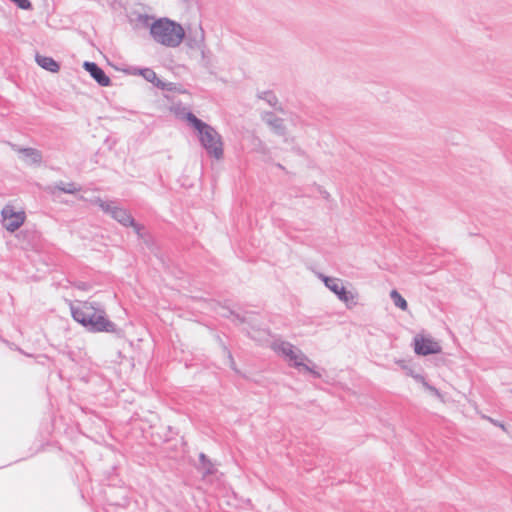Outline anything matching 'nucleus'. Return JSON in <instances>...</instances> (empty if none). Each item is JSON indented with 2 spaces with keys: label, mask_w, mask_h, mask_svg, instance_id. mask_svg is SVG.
Returning a JSON list of instances; mask_svg holds the SVG:
<instances>
[{
  "label": "nucleus",
  "mask_w": 512,
  "mask_h": 512,
  "mask_svg": "<svg viewBox=\"0 0 512 512\" xmlns=\"http://www.w3.org/2000/svg\"><path fill=\"white\" fill-rule=\"evenodd\" d=\"M72 318L81 324L88 332L113 333L118 337L123 336V330L109 320L105 310L98 302H81L79 306H70Z\"/></svg>",
  "instance_id": "nucleus-1"
},
{
  "label": "nucleus",
  "mask_w": 512,
  "mask_h": 512,
  "mask_svg": "<svg viewBox=\"0 0 512 512\" xmlns=\"http://www.w3.org/2000/svg\"><path fill=\"white\" fill-rule=\"evenodd\" d=\"M188 124L197 132L198 140L210 156L219 160L224 155V143L222 136L210 124L196 117L192 112L186 114Z\"/></svg>",
  "instance_id": "nucleus-2"
},
{
  "label": "nucleus",
  "mask_w": 512,
  "mask_h": 512,
  "mask_svg": "<svg viewBox=\"0 0 512 512\" xmlns=\"http://www.w3.org/2000/svg\"><path fill=\"white\" fill-rule=\"evenodd\" d=\"M152 38L167 47H177L185 37L183 27L172 20L161 18L155 20L150 27Z\"/></svg>",
  "instance_id": "nucleus-3"
},
{
  "label": "nucleus",
  "mask_w": 512,
  "mask_h": 512,
  "mask_svg": "<svg viewBox=\"0 0 512 512\" xmlns=\"http://www.w3.org/2000/svg\"><path fill=\"white\" fill-rule=\"evenodd\" d=\"M90 203L97 205L105 214L110 215L115 221L125 227L133 224V217L126 209L117 205L116 201H104L100 197H94Z\"/></svg>",
  "instance_id": "nucleus-4"
},
{
  "label": "nucleus",
  "mask_w": 512,
  "mask_h": 512,
  "mask_svg": "<svg viewBox=\"0 0 512 512\" xmlns=\"http://www.w3.org/2000/svg\"><path fill=\"white\" fill-rule=\"evenodd\" d=\"M320 277L325 286L333 292L340 301L344 302L347 306L350 304H356L354 294L343 286L341 279L322 274Z\"/></svg>",
  "instance_id": "nucleus-5"
},
{
  "label": "nucleus",
  "mask_w": 512,
  "mask_h": 512,
  "mask_svg": "<svg viewBox=\"0 0 512 512\" xmlns=\"http://www.w3.org/2000/svg\"><path fill=\"white\" fill-rule=\"evenodd\" d=\"M272 349L293 361V366L296 368H300L303 365V359H306V355L288 341L276 340L272 343Z\"/></svg>",
  "instance_id": "nucleus-6"
},
{
  "label": "nucleus",
  "mask_w": 512,
  "mask_h": 512,
  "mask_svg": "<svg viewBox=\"0 0 512 512\" xmlns=\"http://www.w3.org/2000/svg\"><path fill=\"white\" fill-rule=\"evenodd\" d=\"M2 225L9 231L14 232L19 229L25 221V213L20 211L16 212L10 206H5L1 211Z\"/></svg>",
  "instance_id": "nucleus-7"
},
{
  "label": "nucleus",
  "mask_w": 512,
  "mask_h": 512,
  "mask_svg": "<svg viewBox=\"0 0 512 512\" xmlns=\"http://www.w3.org/2000/svg\"><path fill=\"white\" fill-rule=\"evenodd\" d=\"M414 351L417 355L428 356L441 351L440 345L429 338L416 337L414 339Z\"/></svg>",
  "instance_id": "nucleus-8"
},
{
  "label": "nucleus",
  "mask_w": 512,
  "mask_h": 512,
  "mask_svg": "<svg viewBox=\"0 0 512 512\" xmlns=\"http://www.w3.org/2000/svg\"><path fill=\"white\" fill-rule=\"evenodd\" d=\"M83 67L100 86L107 87L111 84V79L97 63L85 61Z\"/></svg>",
  "instance_id": "nucleus-9"
},
{
  "label": "nucleus",
  "mask_w": 512,
  "mask_h": 512,
  "mask_svg": "<svg viewBox=\"0 0 512 512\" xmlns=\"http://www.w3.org/2000/svg\"><path fill=\"white\" fill-rule=\"evenodd\" d=\"M16 152L22 155L23 160L29 165H39L42 162V153L38 149L27 147L21 148L13 145Z\"/></svg>",
  "instance_id": "nucleus-10"
},
{
  "label": "nucleus",
  "mask_w": 512,
  "mask_h": 512,
  "mask_svg": "<svg viewBox=\"0 0 512 512\" xmlns=\"http://www.w3.org/2000/svg\"><path fill=\"white\" fill-rule=\"evenodd\" d=\"M136 74L141 75L146 81L152 83L155 87L161 90H171L169 87L171 83H165L157 77V74L151 68H138Z\"/></svg>",
  "instance_id": "nucleus-11"
},
{
  "label": "nucleus",
  "mask_w": 512,
  "mask_h": 512,
  "mask_svg": "<svg viewBox=\"0 0 512 512\" xmlns=\"http://www.w3.org/2000/svg\"><path fill=\"white\" fill-rule=\"evenodd\" d=\"M263 120L267 125L271 127V129L279 136H283L286 133V127L284 125V120L280 117H277L273 112H266L263 115Z\"/></svg>",
  "instance_id": "nucleus-12"
},
{
  "label": "nucleus",
  "mask_w": 512,
  "mask_h": 512,
  "mask_svg": "<svg viewBox=\"0 0 512 512\" xmlns=\"http://www.w3.org/2000/svg\"><path fill=\"white\" fill-rule=\"evenodd\" d=\"M36 63L43 69L56 73L60 70V64L55 61L52 57L36 54Z\"/></svg>",
  "instance_id": "nucleus-13"
},
{
  "label": "nucleus",
  "mask_w": 512,
  "mask_h": 512,
  "mask_svg": "<svg viewBox=\"0 0 512 512\" xmlns=\"http://www.w3.org/2000/svg\"><path fill=\"white\" fill-rule=\"evenodd\" d=\"M187 44L191 48H201L204 44V30L201 26L195 29L194 32L190 31L186 37Z\"/></svg>",
  "instance_id": "nucleus-14"
},
{
  "label": "nucleus",
  "mask_w": 512,
  "mask_h": 512,
  "mask_svg": "<svg viewBox=\"0 0 512 512\" xmlns=\"http://www.w3.org/2000/svg\"><path fill=\"white\" fill-rule=\"evenodd\" d=\"M199 462L200 464L198 469L203 472L204 476H209L216 473V468L214 464L205 453L201 452L199 454Z\"/></svg>",
  "instance_id": "nucleus-15"
},
{
  "label": "nucleus",
  "mask_w": 512,
  "mask_h": 512,
  "mask_svg": "<svg viewBox=\"0 0 512 512\" xmlns=\"http://www.w3.org/2000/svg\"><path fill=\"white\" fill-rule=\"evenodd\" d=\"M54 189L61 191L63 193H66V194H75L76 192L81 190V187L77 186L73 182L66 183V182L60 181L55 184Z\"/></svg>",
  "instance_id": "nucleus-16"
},
{
  "label": "nucleus",
  "mask_w": 512,
  "mask_h": 512,
  "mask_svg": "<svg viewBox=\"0 0 512 512\" xmlns=\"http://www.w3.org/2000/svg\"><path fill=\"white\" fill-rule=\"evenodd\" d=\"M390 297L396 307L400 308L403 311L407 310V301L402 297V295L397 290L393 289L390 292Z\"/></svg>",
  "instance_id": "nucleus-17"
},
{
  "label": "nucleus",
  "mask_w": 512,
  "mask_h": 512,
  "mask_svg": "<svg viewBox=\"0 0 512 512\" xmlns=\"http://www.w3.org/2000/svg\"><path fill=\"white\" fill-rule=\"evenodd\" d=\"M258 98L266 101L271 107L276 108L278 104V98L274 92L267 90L258 93Z\"/></svg>",
  "instance_id": "nucleus-18"
},
{
  "label": "nucleus",
  "mask_w": 512,
  "mask_h": 512,
  "mask_svg": "<svg viewBox=\"0 0 512 512\" xmlns=\"http://www.w3.org/2000/svg\"><path fill=\"white\" fill-rule=\"evenodd\" d=\"M13 2L18 8L23 10H29L32 8V3L30 0H10Z\"/></svg>",
  "instance_id": "nucleus-19"
},
{
  "label": "nucleus",
  "mask_w": 512,
  "mask_h": 512,
  "mask_svg": "<svg viewBox=\"0 0 512 512\" xmlns=\"http://www.w3.org/2000/svg\"><path fill=\"white\" fill-rule=\"evenodd\" d=\"M301 367H302L305 371H307V372L311 373V374H312V376H313L314 378H321V374H320V372H318V371H317V370H315L314 368H312V367H310V366L306 365L304 362H303V365H301V366H300V368H301Z\"/></svg>",
  "instance_id": "nucleus-20"
},
{
  "label": "nucleus",
  "mask_w": 512,
  "mask_h": 512,
  "mask_svg": "<svg viewBox=\"0 0 512 512\" xmlns=\"http://www.w3.org/2000/svg\"><path fill=\"white\" fill-rule=\"evenodd\" d=\"M424 388L426 390H428L429 392H431L433 395L437 396V397H440L441 394H440V391L433 385H431L430 383H428L427 381L424 382L423 384Z\"/></svg>",
  "instance_id": "nucleus-21"
},
{
  "label": "nucleus",
  "mask_w": 512,
  "mask_h": 512,
  "mask_svg": "<svg viewBox=\"0 0 512 512\" xmlns=\"http://www.w3.org/2000/svg\"><path fill=\"white\" fill-rule=\"evenodd\" d=\"M129 227H132L134 229V231L138 235V237H140V238L143 237V234H142L143 226L138 224L134 219H133V224H129Z\"/></svg>",
  "instance_id": "nucleus-22"
},
{
  "label": "nucleus",
  "mask_w": 512,
  "mask_h": 512,
  "mask_svg": "<svg viewBox=\"0 0 512 512\" xmlns=\"http://www.w3.org/2000/svg\"><path fill=\"white\" fill-rule=\"evenodd\" d=\"M224 351L227 353V357H228V360H229V363H230V367L235 370V361L233 359V356H232L231 352L226 347H224Z\"/></svg>",
  "instance_id": "nucleus-23"
},
{
  "label": "nucleus",
  "mask_w": 512,
  "mask_h": 512,
  "mask_svg": "<svg viewBox=\"0 0 512 512\" xmlns=\"http://www.w3.org/2000/svg\"><path fill=\"white\" fill-rule=\"evenodd\" d=\"M488 419H489V421H490L493 425H495V426H497V427H500V428H501V429H503V430H506L504 423H502V422H500V421H498V420L492 419V418H488Z\"/></svg>",
  "instance_id": "nucleus-24"
},
{
  "label": "nucleus",
  "mask_w": 512,
  "mask_h": 512,
  "mask_svg": "<svg viewBox=\"0 0 512 512\" xmlns=\"http://www.w3.org/2000/svg\"><path fill=\"white\" fill-rule=\"evenodd\" d=\"M412 377L417 381V382H420L422 385L424 384V382H426V379L424 376L420 375V374H411Z\"/></svg>",
  "instance_id": "nucleus-25"
},
{
  "label": "nucleus",
  "mask_w": 512,
  "mask_h": 512,
  "mask_svg": "<svg viewBox=\"0 0 512 512\" xmlns=\"http://www.w3.org/2000/svg\"><path fill=\"white\" fill-rule=\"evenodd\" d=\"M231 315H233L240 323H243L245 321L244 317H241L239 314H235L234 312H230Z\"/></svg>",
  "instance_id": "nucleus-26"
}]
</instances>
